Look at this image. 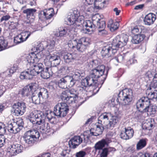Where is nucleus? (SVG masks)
Here are the masks:
<instances>
[{"label":"nucleus","instance_id":"1","mask_svg":"<svg viewBox=\"0 0 157 157\" xmlns=\"http://www.w3.org/2000/svg\"><path fill=\"white\" fill-rule=\"evenodd\" d=\"M127 35L122 34L117 36L113 40L112 43L104 46L101 53L103 56H110L117 52L119 48H121L126 45L128 41Z\"/></svg>","mask_w":157,"mask_h":157},{"label":"nucleus","instance_id":"2","mask_svg":"<svg viewBox=\"0 0 157 157\" xmlns=\"http://www.w3.org/2000/svg\"><path fill=\"white\" fill-rule=\"evenodd\" d=\"M105 69V66L102 65L92 70L89 75L82 80L81 86L79 87V90L86 91L87 86H90L96 84L98 78L104 74Z\"/></svg>","mask_w":157,"mask_h":157},{"label":"nucleus","instance_id":"3","mask_svg":"<svg viewBox=\"0 0 157 157\" xmlns=\"http://www.w3.org/2000/svg\"><path fill=\"white\" fill-rule=\"evenodd\" d=\"M30 121L33 124L40 125V131L42 133H47L51 132L52 129L50 128L49 124L45 122L44 119H47L44 114L39 111H34L31 112L29 117Z\"/></svg>","mask_w":157,"mask_h":157},{"label":"nucleus","instance_id":"4","mask_svg":"<svg viewBox=\"0 0 157 157\" xmlns=\"http://www.w3.org/2000/svg\"><path fill=\"white\" fill-rule=\"evenodd\" d=\"M69 111L68 106L65 103L57 104L54 108L53 112L50 111L46 113V118L51 123H53L56 120L54 116L59 117H64L65 116Z\"/></svg>","mask_w":157,"mask_h":157},{"label":"nucleus","instance_id":"5","mask_svg":"<svg viewBox=\"0 0 157 157\" xmlns=\"http://www.w3.org/2000/svg\"><path fill=\"white\" fill-rule=\"evenodd\" d=\"M120 120V117L113 116L110 112L104 113L98 118L99 123L104 124L108 129L113 128L119 123Z\"/></svg>","mask_w":157,"mask_h":157},{"label":"nucleus","instance_id":"6","mask_svg":"<svg viewBox=\"0 0 157 157\" xmlns=\"http://www.w3.org/2000/svg\"><path fill=\"white\" fill-rule=\"evenodd\" d=\"M150 90L147 89L146 94L147 97H143L139 99L136 103V108L139 112H143V110L144 108L147 107V106L150 105V100H153L154 98L157 97V93L155 94Z\"/></svg>","mask_w":157,"mask_h":157},{"label":"nucleus","instance_id":"7","mask_svg":"<svg viewBox=\"0 0 157 157\" xmlns=\"http://www.w3.org/2000/svg\"><path fill=\"white\" fill-rule=\"evenodd\" d=\"M122 95V106L123 109L128 110L130 108V105L131 104L133 97V92L131 90L124 89L120 92L118 94V97H121Z\"/></svg>","mask_w":157,"mask_h":157},{"label":"nucleus","instance_id":"8","mask_svg":"<svg viewBox=\"0 0 157 157\" xmlns=\"http://www.w3.org/2000/svg\"><path fill=\"white\" fill-rule=\"evenodd\" d=\"M90 44V42L88 38L82 37L79 40H74L72 44L69 43L68 45L70 48L73 49L76 48L78 51L82 52L86 50Z\"/></svg>","mask_w":157,"mask_h":157},{"label":"nucleus","instance_id":"9","mask_svg":"<svg viewBox=\"0 0 157 157\" xmlns=\"http://www.w3.org/2000/svg\"><path fill=\"white\" fill-rule=\"evenodd\" d=\"M67 17V23L68 25H70L68 27L71 29L72 28H75V30L76 27H79L82 25L83 20L81 19L79 12L76 10H74Z\"/></svg>","mask_w":157,"mask_h":157},{"label":"nucleus","instance_id":"10","mask_svg":"<svg viewBox=\"0 0 157 157\" xmlns=\"http://www.w3.org/2000/svg\"><path fill=\"white\" fill-rule=\"evenodd\" d=\"M40 137L39 132L36 130H31L26 132L23 138L25 143L32 146L35 143Z\"/></svg>","mask_w":157,"mask_h":157},{"label":"nucleus","instance_id":"11","mask_svg":"<svg viewBox=\"0 0 157 157\" xmlns=\"http://www.w3.org/2000/svg\"><path fill=\"white\" fill-rule=\"evenodd\" d=\"M24 122L21 118L17 119L16 122L8 124L7 126L9 132L11 133L15 134L19 132L23 127Z\"/></svg>","mask_w":157,"mask_h":157},{"label":"nucleus","instance_id":"12","mask_svg":"<svg viewBox=\"0 0 157 157\" xmlns=\"http://www.w3.org/2000/svg\"><path fill=\"white\" fill-rule=\"evenodd\" d=\"M86 132L84 133L83 135L80 136H75L72 138L69 142V145L71 148H75L82 143L83 139L85 140H87L86 138Z\"/></svg>","mask_w":157,"mask_h":157},{"label":"nucleus","instance_id":"13","mask_svg":"<svg viewBox=\"0 0 157 157\" xmlns=\"http://www.w3.org/2000/svg\"><path fill=\"white\" fill-rule=\"evenodd\" d=\"M14 115L16 116L22 115L25 111L26 108L25 103L23 102H18L14 103L12 106Z\"/></svg>","mask_w":157,"mask_h":157},{"label":"nucleus","instance_id":"14","mask_svg":"<svg viewBox=\"0 0 157 157\" xmlns=\"http://www.w3.org/2000/svg\"><path fill=\"white\" fill-rule=\"evenodd\" d=\"M23 147L21 144L14 143L7 149V155L12 156L21 153L23 150Z\"/></svg>","mask_w":157,"mask_h":157},{"label":"nucleus","instance_id":"15","mask_svg":"<svg viewBox=\"0 0 157 157\" xmlns=\"http://www.w3.org/2000/svg\"><path fill=\"white\" fill-rule=\"evenodd\" d=\"M70 76H67L62 78L58 82V86L60 88L65 89L67 86L71 87L74 86V82Z\"/></svg>","mask_w":157,"mask_h":157},{"label":"nucleus","instance_id":"16","mask_svg":"<svg viewBox=\"0 0 157 157\" xmlns=\"http://www.w3.org/2000/svg\"><path fill=\"white\" fill-rule=\"evenodd\" d=\"M98 123L100 124L97 125H96V128L94 132H92L91 130L88 131V134L86 136L87 140H89L90 136H97L102 134L104 130V127L106 128V126L104 124L101 123H99V120H98Z\"/></svg>","mask_w":157,"mask_h":157},{"label":"nucleus","instance_id":"17","mask_svg":"<svg viewBox=\"0 0 157 157\" xmlns=\"http://www.w3.org/2000/svg\"><path fill=\"white\" fill-rule=\"evenodd\" d=\"M61 56L64 62L67 63L75 61L77 59L78 56V55L76 53H69L63 52H61Z\"/></svg>","mask_w":157,"mask_h":157},{"label":"nucleus","instance_id":"18","mask_svg":"<svg viewBox=\"0 0 157 157\" xmlns=\"http://www.w3.org/2000/svg\"><path fill=\"white\" fill-rule=\"evenodd\" d=\"M111 142V139L107 138L99 141L94 145V148L95 151H98L99 153L100 151L105 148L106 146H108L109 143Z\"/></svg>","mask_w":157,"mask_h":157},{"label":"nucleus","instance_id":"19","mask_svg":"<svg viewBox=\"0 0 157 157\" xmlns=\"http://www.w3.org/2000/svg\"><path fill=\"white\" fill-rule=\"evenodd\" d=\"M68 34H73L75 32V28H72L68 27L67 28L60 27L59 28L58 31L56 32L54 35L57 37L64 36L66 35L67 32Z\"/></svg>","mask_w":157,"mask_h":157},{"label":"nucleus","instance_id":"20","mask_svg":"<svg viewBox=\"0 0 157 157\" xmlns=\"http://www.w3.org/2000/svg\"><path fill=\"white\" fill-rule=\"evenodd\" d=\"M134 132L133 129L130 127L125 128L124 130L121 131L120 136L121 138L125 140H128L132 137Z\"/></svg>","mask_w":157,"mask_h":157},{"label":"nucleus","instance_id":"21","mask_svg":"<svg viewBox=\"0 0 157 157\" xmlns=\"http://www.w3.org/2000/svg\"><path fill=\"white\" fill-rule=\"evenodd\" d=\"M38 56L39 54H36L33 52L28 55L26 58L28 63L27 66H31L35 63L38 62L40 59V58L38 57Z\"/></svg>","mask_w":157,"mask_h":157},{"label":"nucleus","instance_id":"22","mask_svg":"<svg viewBox=\"0 0 157 157\" xmlns=\"http://www.w3.org/2000/svg\"><path fill=\"white\" fill-rule=\"evenodd\" d=\"M36 11L34 9H27L23 11V13L26 14L28 19L27 23L31 24L33 22L35 18L34 14Z\"/></svg>","mask_w":157,"mask_h":157},{"label":"nucleus","instance_id":"23","mask_svg":"<svg viewBox=\"0 0 157 157\" xmlns=\"http://www.w3.org/2000/svg\"><path fill=\"white\" fill-rule=\"evenodd\" d=\"M34 76H35V75L30 68L22 72L20 74V78L22 80L25 79H30L33 78Z\"/></svg>","mask_w":157,"mask_h":157},{"label":"nucleus","instance_id":"24","mask_svg":"<svg viewBox=\"0 0 157 157\" xmlns=\"http://www.w3.org/2000/svg\"><path fill=\"white\" fill-rule=\"evenodd\" d=\"M156 17V13L154 14L152 13H150L148 14L145 16L144 18V21L145 24L148 25L153 24Z\"/></svg>","mask_w":157,"mask_h":157},{"label":"nucleus","instance_id":"25","mask_svg":"<svg viewBox=\"0 0 157 157\" xmlns=\"http://www.w3.org/2000/svg\"><path fill=\"white\" fill-rule=\"evenodd\" d=\"M30 68L35 75H36L42 71L44 66L41 63H36L31 66Z\"/></svg>","mask_w":157,"mask_h":157},{"label":"nucleus","instance_id":"26","mask_svg":"<svg viewBox=\"0 0 157 157\" xmlns=\"http://www.w3.org/2000/svg\"><path fill=\"white\" fill-rule=\"evenodd\" d=\"M84 26L86 27V29L88 32H93L96 29L95 25L90 20H86L84 22Z\"/></svg>","mask_w":157,"mask_h":157},{"label":"nucleus","instance_id":"27","mask_svg":"<svg viewBox=\"0 0 157 157\" xmlns=\"http://www.w3.org/2000/svg\"><path fill=\"white\" fill-rule=\"evenodd\" d=\"M147 90H150L151 92L155 94L157 93V73L155 74L153 79V81L151 82L150 86L148 87Z\"/></svg>","mask_w":157,"mask_h":157},{"label":"nucleus","instance_id":"28","mask_svg":"<svg viewBox=\"0 0 157 157\" xmlns=\"http://www.w3.org/2000/svg\"><path fill=\"white\" fill-rule=\"evenodd\" d=\"M157 106L155 105H149L146 108L143 110V113L148 112L150 115H154L156 113Z\"/></svg>","mask_w":157,"mask_h":157},{"label":"nucleus","instance_id":"29","mask_svg":"<svg viewBox=\"0 0 157 157\" xmlns=\"http://www.w3.org/2000/svg\"><path fill=\"white\" fill-rule=\"evenodd\" d=\"M145 38L144 34H137L135 35L132 40V42L134 44H138L143 40Z\"/></svg>","mask_w":157,"mask_h":157},{"label":"nucleus","instance_id":"30","mask_svg":"<svg viewBox=\"0 0 157 157\" xmlns=\"http://www.w3.org/2000/svg\"><path fill=\"white\" fill-rule=\"evenodd\" d=\"M60 97L62 100L64 102L69 104L72 103L71 100L70 98L68 93L67 90L62 92L60 95Z\"/></svg>","mask_w":157,"mask_h":157},{"label":"nucleus","instance_id":"31","mask_svg":"<svg viewBox=\"0 0 157 157\" xmlns=\"http://www.w3.org/2000/svg\"><path fill=\"white\" fill-rule=\"evenodd\" d=\"M68 91L70 98L72 102H75V99L78 96V93L77 91L74 89H72L70 90H67Z\"/></svg>","mask_w":157,"mask_h":157},{"label":"nucleus","instance_id":"32","mask_svg":"<svg viewBox=\"0 0 157 157\" xmlns=\"http://www.w3.org/2000/svg\"><path fill=\"white\" fill-rule=\"evenodd\" d=\"M119 26V24L117 22L114 23L112 20H110L108 23L107 27L111 31L113 32L117 29Z\"/></svg>","mask_w":157,"mask_h":157},{"label":"nucleus","instance_id":"33","mask_svg":"<svg viewBox=\"0 0 157 157\" xmlns=\"http://www.w3.org/2000/svg\"><path fill=\"white\" fill-rule=\"evenodd\" d=\"M33 86L31 85H29L25 87L22 90V94L24 96H28L31 95L32 94L31 90Z\"/></svg>","mask_w":157,"mask_h":157},{"label":"nucleus","instance_id":"34","mask_svg":"<svg viewBox=\"0 0 157 157\" xmlns=\"http://www.w3.org/2000/svg\"><path fill=\"white\" fill-rule=\"evenodd\" d=\"M37 96H40L42 100L44 98H47L48 97V90L44 88H41L40 91L37 93Z\"/></svg>","mask_w":157,"mask_h":157},{"label":"nucleus","instance_id":"35","mask_svg":"<svg viewBox=\"0 0 157 157\" xmlns=\"http://www.w3.org/2000/svg\"><path fill=\"white\" fill-rule=\"evenodd\" d=\"M147 141L146 138L140 139L136 144V149L139 150L144 147L147 145Z\"/></svg>","mask_w":157,"mask_h":157},{"label":"nucleus","instance_id":"36","mask_svg":"<svg viewBox=\"0 0 157 157\" xmlns=\"http://www.w3.org/2000/svg\"><path fill=\"white\" fill-rule=\"evenodd\" d=\"M51 74L49 71V68L47 67L45 69H43L41 72V76L44 79H47L51 76Z\"/></svg>","mask_w":157,"mask_h":157},{"label":"nucleus","instance_id":"37","mask_svg":"<svg viewBox=\"0 0 157 157\" xmlns=\"http://www.w3.org/2000/svg\"><path fill=\"white\" fill-rule=\"evenodd\" d=\"M44 10L46 13V16L48 17L47 20L51 19L55 14L53 9L51 8L48 9H45Z\"/></svg>","mask_w":157,"mask_h":157},{"label":"nucleus","instance_id":"38","mask_svg":"<svg viewBox=\"0 0 157 157\" xmlns=\"http://www.w3.org/2000/svg\"><path fill=\"white\" fill-rule=\"evenodd\" d=\"M55 42L53 40L48 42L46 45V49L48 52H51L54 49Z\"/></svg>","mask_w":157,"mask_h":157},{"label":"nucleus","instance_id":"39","mask_svg":"<svg viewBox=\"0 0 157 157\" xmlns=\"http://www.w3.org/2000/svg\"><path fill=\"white\" fill-rule=\"evenodd\" d=\"M34 94H33L31 97L33 103L36 104H39L40 101H42V99L40 96H37V94L36 95Z\"/></svg>","mask_w":157,"mask_h":157},{"label":"nucleus","instance_id":"40","mask_svg":"<svg viewBox=\"0 0 157 157\" xmlns=\"http://www.w3.org/2000/svg\"><path fill=\"white\" fill-rule=\"evenodd\" d=\"M96 29H98L105 28L106 27L105 21L104 20L101 18V19L96 24Z\"/></svg>","mask_w":157,"mask_h":157},{"label":"nucleus","instance_id":"41","mask_svg":"<svg viewBox=\"0 0 157 157\" xmlns=\"http://www.w3.org/2000/svg\"><path fill=\"white\" fill-rule=\"evenodd\" d=\"M80 76L81 74L78 71H75L72 76H71V77L72 78V80L74 82V85L76 81L79 80L80 79Z\"/></svg>","mask_w":157,"mask_h":157},{"label":"nucleus","instance_id":"42","mask_svg":"<svg viewBox=\"0 0 157 157\" xmlns=\"http://www.w3.org/2000/svg\"><path fill=\"white\" fill-rule=\"evenodd\" d=\"M58 68L56 66H53L49 68V71L50 72V73L51 75H52L53 74H55V75L57 76H60V75H59L58 74Z\"/></svg>","mask_w":157,"mask_h":157},{"label":"nucleus","instance_id":"43","mask_svg":"<svg viewBox=\"0 0 157 157\" xmlns=\"http://www.w3.org/2000/svg\"><path fill=\"white\" fill-rule=\"evenodd\" d=\"M32 33L29 31H25L21 33L20 34L21 36L22 39H24V40L25 41L28 39Z\"/></svg>","mask_w":157,"mask_h":157},{"label":"nucleus","instance_id":"44","mask_svg":"<svg viewBox=\"0 0 157 157\" xmlns=\"http://www.w3.org/2000/svg\"><path fill=\"white\" fill-rule=\"evenodd\" d=\"M7 45V42L5 40L4 37L2 36H0V48H6Z\"/></svg>","mask_w":157,"mask_h":157},{"label":"nucleus","instance_id":"45","mask_svg":"<svg viewBox=\"0 0 157 157\" xmlns=\"http://www.w3.org/2000/svg\"><path fill=\"white\" fill-rule=\"evenodd\" d=\"M20 34L14 37V42L16 44H18L25 41Z\"/></svg>","mask_w":157,"mask_h":157},{"label":"nucleus","instance_id":"46","mask_svg":"<svg viewBox=\"0 0 157 157\" xmlns=\"http://www.w3.org/2000/svg\"><path fill=\"white\" fill-rule=\"evenodd\" d=\"M124 55L121 54H118L117 57L113 58V60L114 61H116L118 63H121L124 60Z\"/></svg>","mask_w":157,"mask_h":157},{"label":"nucleus","instance_id":"47","mask_svg":"<svg viewBox=\"0 0 157 157\" xmlns=\"http://www.w3.org/2000/svg\"><path fill=\"white\" fill-rule=\"evenodd\" d=\"M154 121H155L154 119H151L150 121H149L147 124V126L146 127V129L150 130L151 129V128H153L155 126Z\"/></svg>","mask_w":157,"mask_h":157},{"label":"nucleus","instance_id":"48","mask_svg":"<svg viewBox=\"0 0 157 157\" xmlns=\"http://www.w3.org/2000/svg\"><path fill=\"white\" fill-rule=\"evenodd\" d=\"M38 16L39 19L41 20H44V19L47 20V17H48L46 16L44 10L39 12Z\"/></svg>","mask_w":157,"mask_h":157},{"label":"nucleus","instance_id":"49","mask_svg":"<svg viewBox=\"0 0 157 157\" xmlns=\"http://www.w3.org/2000/svg\"><path fill=\"white\" fill-rule=\"evenodd\" d=\"M101 19L99 14H95L92 17V22L96 25V23L100 21Z\"/></svg>","mask_w":157,"mask_h":157},{"label":"nucleus","instance_id":"50","mask_svg":"<svg viewBox=\"0 0 157 157\" xmlns=\"http://www.w3.org/2000/svg\"><path fill=\"white\" fill-rule=\"evenodd\" d=\"M154 75V73L151 71H148L144 75V78L146 80H150L151 78Z\"/></svg>","mask_w":157,"mask_h":157},{"label":"nucleus","instance_id":"51","mask_svg":"<svg viewBox=\"0 0 157 157\" xmlns=\"http://www.w3.org/2000/svg\"><path fill=\"white\" fill-rule=\"evenodd\" d=\"M98 34L100 36H105L107 34V31L105 29V28L98 29Z\"/></svg>","mask_w":157,"mask_h":157},{"label":"nucleus","instance_id":"52","mask_svg":"<svg viewBox=\"0 0 157 157\" xmlns=\"http://www.w3.org/2000/svg\"><path fill=\"white\" fill-rule=\"evenodd\" d=\"M101 150H102V151L100 154L101 156V157H106L109 153L107 147L104 148Z\"/></svg>","mask_w":157,"mask_h":157},{"label":"nucleus","instance_id":"53","mask_svg":"<svg viewBox=\"0 0 157 157\" xmlns=\"http://www.w3.org/2000/svg\"><path fill=\"white\" fill-rule=\"evenodd\" d=\"M86 155V152L83 151H81L75 154L76 157H84Z\"/></svg>","mask_w":157,"mask_h":157},{"label":"nucleus","instance_id":"54","mask_svg":"<svg viewBox=\"0 0 157 157\" xmlns=\"http://www.w3.org/2000/svg\"><path fill=\"white\" fill-rule=\"evenodd\" d=\"M49 61L52 63L59 56L56 54L50 55L48 56Z\"/></svg>","mask_w":157,"mask_h":157},{"label":"nucleus","instance_id":"55","mask_svg":"<svg viewBox=\"0 0 157 157\" xmlns=\"http://www.w3.org/2000/svg\"><path fill=\"white\" fill-rule=\"evenodd\" d=\"M94 7L96 9H98L102 6L104 4L101 2H98V1H94L93 2Z\"/></svg>","mask_w":157,"mask_h":157},{"label":"nucleus","instance_id":"56","mask_svg":"<svg viewBox=\"0 0 157 157\" xmlns=\"http://www.w3.org/2000/svg\"><path fill=\"white\" fill-rule=\"evenodd\" d=\"M66 68H67V67L65 66H62L58 71V74L62 73L63 74H65L66 73Z\"/></svg>","mask_w":157,"mask_h":157},{"label":"nucleus","instance_id":"57","mask_svg":"<svg viewBox=\"0 0 157 157\" xmlns=\"http://www.w3.org/2000/svg\"><path fill=\"white\" fill-rule=\"evenodd\" d=\"M6 138L3 136H0V147H2L5 143Z\"/></svg>","mask_w":157,"mask_h":157},{"label":"nucleus","instance_id":"58","mask_svg":"<svg viewBox=\"0 0 157 157\" xmlns=\"http://www.w3.org/2000/svg\"><path fill=\"white\" fill-rule=\"evenodd\" d=\"M60 62V57H58L56 59L54 60L51 63L53 64L55 66H56L59 64Z\"/></svg>","mask_w":157,"mask_h":157},{"label":"nucleus","instance_id":"59","mask_svg":"<svg viewBox=\"0 0 157 157\" xmlns=\"http://www.w3.org/2000/svg\"><path fill=\"white\" fill-rule=\"evenodd\" d=\"M67 151V150H63L60 153L61 157H68V155L69 153Z\"/></svg>","mask_w":157,"mask_h":157},{"label":"nucleus","instance_id":"60","mask_svg":"<svg viewBox=\"0 0 157 157\" xmlns=\"http://www.w3.org/2000/svg\"><path fill=\"white\" fill-rule=\"evenodd\" d=\"M97 63L98 61L96 60H92L90 62V66H91L92 67L95 68L97 67Z\"/></svg>","mask_w":157,"mask_h":157},{"label":"nucleus","instance_id":"61","mask_svg":"<svg viewBox=\"0 0 157 157\" xmlns=\"http://www.w3.org/2000/svg\"><path fill=\"white\" fill-rule=\"evenodd\" d=\"M137 157H150V156L149 154L147 153L143 154L140 153L138 155Z\"/></svg>","mask_w":157,"mask_h":157},{"label":"nucleus","instance_id":"62","mask_svg":"<svg viewBox=\"0 0 157 157\" xmlns=\"http://www.w3.org/2000/svg\"><path fill=\"white\" fill-rule=\"evenodd\" d=\"M6 90L5 87L3 86H0V97L2 95Z\"/></svg>","mask_w":157,"mask_h":157},{"label":"nucleus","instance_id":"63","mask_svg":"<svg viewBox=\"0 0 157 157\" xmlns=\"http://www.w3.org/2000/svg\"><path fill=\"white\" fill-rule=\"evenodd\" d=\"M10 17V16L9 15H6L5 16H3L1 18V21H7L9 20Z\"/></svg>","mask_w":157,"mask_h":157},{"label":"nucleus","instance_id":"64","mask_svg":"<svg viewBox=\"0 0 157 157\" xmlns=\"http://www.w3.org/2000/svg\"><path fill=\"white\" fill-rule=\"evenodd\" d=\"M139 30L137 26H135L132 30V32L133 34H135L139 32Z\"/></svg>","mask_w":157,"mask_h":157}]
</instances>
